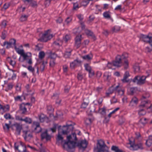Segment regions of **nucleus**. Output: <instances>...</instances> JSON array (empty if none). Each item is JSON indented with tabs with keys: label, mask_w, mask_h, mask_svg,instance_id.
I'll use <instances>...</instances> for the list:
<instances>
[{
	"label": "nucleus",
	"mask_w": 152,
	"mask_h": 152,
	"mask_svg": "<svg viewBox=\"0 0 152 152\" xmlns=\"http://www.w3.org/2000/svg\"><path fill=\"white\" fill-rule=\"evenodd\" d=\"M71 38V37L70 35L67 34L63 37V39L65 42H67Z\"/></svg>",
	"instance_id": "nucleus-28"
},
{
	"label": "nucleus",
	"mask_w": 152,
	"mask_h": 152,
	"mask_svg": "<svg viewBox=\"0 0 152 152\" xmlns=\"http://www.w3.org/2000/svg\"><path fill=\"white\" fill-rule=\"evenodd\" d=\"M8 61L10 62V65L12 66H14L15 64V62L14 60H12L10 58H7Z\"/></svg>",
	"instance_id": "nucleus-38"
},
{
	"label": "nucleus",
	"mask_w": 152,
	"mask_h": 152,
	"mask_svg": "<svg viewBox=\"0 0 152 152\" xmlns=\"http://www.w3.org/2000/svg\"><path fill=\"white\" fill-rule=\"evenodd\" d=\"M71 50H70L69 51H66L64 55V57L66 58H69L71 55Z\"/></svg>",
	"instance_id": "nucleus-49"
},
{
	"label": "nucleus",
	"mask_w": 152,
	"mask_h": 152,
	"mask_svg": "<svg viewBox=\"0 0 152 152\" xmlns=\"http://www.w3.org/2000/svg\"><path fill=\"white\" fill-rule=\"evenodd\" d=\"M31 56H32L30 57H28V58L27 60H26L27 61V62L29 64H31L32 63V59L31 58Z\"/></svg>",
	"instance_id": "nucleus-52"
},
{
	"label": "nucleus",
	"mask_w": 152,
	"mask_h": 152,
	"mask_svg": "<svg viewBox=\"0 0 152 152\" xmlns=\"http://www.w3.org/2000/svg\"><path fill=\"white\" fill-rule=\"evenodd\" d=\"M72 127L71 126H64L63 128H59L58 130V133L56 137V143L59 145H62L63 148L69 152L74 151L76 146L75 140L76 139V133L78 131H75V133L67 136V141L63 140V135L67 134L70 132L69 129Z\"/></svg>",
	"instance_id": "nucleus-1"
},
{
	"label": "nucleus",
	"mask_w": 152,
	"mask_h": 152,
	"mask_svg": "<svg viewBox=\"0 0 152 152\" xmlns=\"http://www.w3.org/2000/svg\"><path fill=\"white\" fill-rule=\"evenodd\" d=\"M129 63L127 60H125L124 61V66L125 69H127L128 67Z\"/></svg>",
	"instance_id": "nucleus-58"
},
{
	"label": "nucleus",
	"mask_w": 152,
	"mask_h": 152,
	"mask_svg": "<svg viewBox=\"0 0 152 152\" xmlns=\"http://www.w3.org/2000/svg\"><path fill=\"white\" fill-rule=\"evenodd\" d=\"M98 112L103 115H105V107H103L101 108H99Z\"/></svg>",
	"instance_id": "nucleus-35"
},
{
	"label": "nucleus",
	"mask_w": 152,
	"mask_h": 152,
	"mask_svg": "<svg viewBox=\"0 0 152 152\" xmlns=\"http://www.w3.org/2000/svg\"><path fill=\"white\" fill-rule=\"evenodd\" d=\"M6 76L8 79L13 80L15 79L16 75L12 70H10L6 74Z\"/></svg>",
	"instance_id": "nucleus-13"
},
{
	"label": "nucleus",
	"mask_w": 152,
	"mask_h": 152,
	"mask_svg": "<svg viewBox=\"0 0 152 152\" xmlns=\"http://www.w3.org/2000/svg\"><path fill=\"white\" fill-rule=\"evenodd\" d=\"M135 140H130V144L133 149L134 150H137L138 149H143V145L141 142H139L137 144H135Z\"/></svg>",
	"instance_id": "nucleus-8"
},
{
	"label": "nucleus",
	"mask_w": 152,
	"mask_h": 152,
	"mask_svg": "<svg viewBox=\"0 0 152 152\" xmlns=\"http://www.w3.org/2000/svg\"><path fill=\"white\" fill-rule=\"evenodd\" d=\"M53 37L50 31L48 30L42 33L40 35V39L43 42H47L51 39Z\"/></svg>",
	"instance_id": "nucleus-5"
},
{
	"label": "nucleus",
	"mask_w": 152,
	"mask_h": 152,
	"mask_svg": "<svg viewBox=\"0 0 152 152\" xmlns=\"http://www.w3.org/2000/svg\"><path fill=\"white\" fill-rule=\"evenodd\" d=\"M93 120L92 118H87L85 120V123L87 125H89L91 124Z\"/></svg>",
	"instance_id": "nucleus-32"
},
{
	"label": "nucleus",
	"mask_w": 152,
	"mask_h": 152,
	"mask_svg": "<svg viewBox=\"0 0 152 152\" xmlns=\"http://www.w3.org/2000/svg\"><path fill=\"white\" fill-rule=\"evenodd\" d=\"M119 86H117L116 87V89L118 92V94L120 95H122L124 94V90H122V89H119L118 88H119Z\"/></svg>",
	"instance_id": "nucleus-29"
},
{
	"label": "nucleus",
	"mask_w": 152,
	"mask_h": 152,
	"mask_svg": "<svg viewBox=\"0 0 152 152\" xmlns=\"http://www.w3.org/2000/svg\"><path fill=\"white\" fill-rule=\"evenodd\" d=\"M62 44V41L61 40L59 39L55 41L54 43V44L55 45H61Z\"/></svg>",
	"instance_id": "nucleus-44"
},
{
	"label": "nucleus",
	"mask_w": 152,
	"mask_h": 152,
	"mask_svg": "<svg viewBox=\"0 0 152 152\" xmlns=\"http://www.w3.org/2000/svg\"><path fill=\"white\" fill-rule=\"evenodd\" d=\"M146 77L145 76L135 77L133 80L132 81L134 83H137L139 84H141L145 83Z\"/></svg>",
	"instance_id": "nucleus-9"
},
{
	"label": "nucleus",
	"mask_w": 152,
	"mask_h": 152,
	"mask_svg": "<svg viewBox=\"0 0 152 152\" xmlns=\"http://www.w3.org/2000/svg\"><path fill=\"white\" fill-rule=\"evenodd\" d=\"M30 5L33 7H36L37 6V2L34 1H32L30 4Z\"/></svg>",
	"instance_id": "nucleus-42"
},
{
	"label": "nucleus",
	"mask_w": 152,
	"mask_h": 152,
	"mask_svg": "<svg viewBox=\"0 0 152 152\" xmlns=\"http://www.w3.org/2000/svg\"><path fill=\"white\" fill-rule=\"evenodd\" d=\"M82 39V36L80 34L77 35L75 39V46L77 48H79L80 46Z\"/></svg>",
	"instance_id": "nucleus-10"
},
{
	"label": "nucleus",
	"mask_w": 152,
	"mask_h": 152,
	"mask_svg": "<svg viewBox=\"0 0 152 152\" xmlns=\"http://www.w3.org/2000/svg\"><path fill=\"white\" fill-rule=\"evenodd\" d=\"M13 87V85L11 83H10L7 85L6 91H8V90L11 89Z\"/></svg>",
	"instance_id": "nucleus-47"
},
{
	"label": "nucleus",
	"mask_w": 152,
	"mask_h": 152,
	"mask_svg": "<svg viewBox=\"0 0 152 152\" xmlns=\"http://www.w3.org/2000/svg\"><path fill=\"white\" fill-rule=\"evenodd\" d=\"M79 7L78 3L76 2L73 4V8L75 10H76Z\"/></svg>",
	"instance_id": "nucleus-57"
},
{
	"label": "nucleus",
	"mask_w": 152,
	"mask_h": 152,
	"mask_svg": "<svg viewBox=\"0 0 152 152\" xmlns=\"http://www.w3.org/2000/svg\"><path fill=\"white\" fill-rule=\"evenodd\" d=\"M128 55L126 54L123 55L121 56H118L115 61L112 63L108 62L107 64V66L109 69H114L115 67H120L122 65L121 60L122 59H125L127 58Z\"/></svg>",
	"instance_id": "nucleus-2"
},
{
	"label": "nucleus",
	"mask_w": 152,
	"mask_h": 152,
	"mask_svg": "<svg viewBox=\"0 0 152 152\" xmlns=\"http://www.w3.org/2000/svg\"><path fill=\"white\" fill-rule=\"evenodd\" d=\"M29 104L28 103H26L25 104L24 103L21 104L20 105V109L21 110L22 112L23 113H26V105Z\"/></svg>",
	"instance_id": "nucleus-21"
},
{
	"label": "nucleus",
	"mask_w": 152,
	"mask_h": 152,
	"mask_svg": "<svg viewBox=\"0 0 152 152\" xmlns=\"http://www.w3.org/2000/svg\"><path fill=\"white\" fill-rule=\"evenodd\" d=\"M89 73V76L91 77L94 75V72L92 69L90 71V72H88Z\"/></svg>",
	"instance_id": "nucleus-60"
},
{
	"label": "nucleus",
	"mask_w": 152,
	"mask_h": 152,
	"mask_svg": "<svg viewBox=\"0 0 152 152\" xmlns=\"http://www.w3.org/2000/svg\"><path fill=\"white\" fill-rule=\"evenodd\" d=\"M92 55L91 54L87 55L85 56H82V58L84 59L87 61L91 60L92 58Z\"/></svg>",
	"instance_id": "nucleus-26"
},
{
	"label": "nucleus",
	"mask_w": 152,
	"mask_h": 152,
	"mask_svg": "<svg viewBox=\"0 0 152 152\" xmlns=\"http://www.w3.org/2000/svg\"><path fill=\"white\" fill-rule=\"evenodd\" d=\"M138 102V99L135 97H134L132 99L129 105L131 107H134L137 104Z\"/></svg>",
	"instance_id": "nucleus-17"
},
{
	"label": "nucleus",
	"mask_w": 152,
	"mask_h": 152,
	"mask_svg": "<svg viewBox=\"0 0 152 152\" xmlns=\"http://www.w3.org/2000/svg\"><path fill=\"white\" fill-rule=\"evenodd\" d=\"M26 9L25 7L20 6L19 7L17 10V11L19 12H23Z\"/></svg>",
	"instance_id": "nucleus-39"
},
{
	"label": "nucleus",
	"mask_w": 152,
	"mask_h": 152,
	"mask_svg": "<svg viewBox=\"0 0 152 152\" xmlns=\"http://www.w3.org/2000/svg\"><path fill=\"white\" fill-rule=\"evenodd\" d=\"M77 78L79 80H81L82 79L83 77L81 73L80 72L78 73Z\"/></svg>",
	"instance_id": "nucleus-54"
},
{
	"label": "nucleus",
	"mask_w": 152,
	"mask_h": 152,
	"mask_svg": "<svg viewBox=\"0 0 152 152\" xmlns=\"http://www.w3.org/2000/svg\"><path fill=\"white\" fill-rule=\"evenodd\" d=\"M3 128L5 131L8 132L9 130L10 126L8 124H6L5 125L3 126Z\"/></svg>",
	"instance_id": "nucleus-50"
},
{
	"label": "nucleus",
	"mask_w": 152,
	"mask_h": 152,
	"mask_svg": "<svg viewBox=\"0 0 152 152\" xmlns=\"http://www.w3.org/2000/svg\"><path fill=\"white\" fill-rule=\"evenodd\" d=\"M77 140V138L76 137V140H75V143L76 144V146L75 147V148L77 146L80 149H84L85 148H86L88 143L85 140H79L77 143H76V141Z\"/></svg>",
	"instance_id": "nucleus-7"
},
{
	"label": "nucleus",
	"mask_w": 152,
	"mask_h": 152,
	"mask_svg": "<svg viewBox=\"0 0 152 152\" xmlns=\"http://www.w3.org/2000/svg\"><path fill=\"white\" fill-rule=\"evenodd\" d=\"M57 56V55L55 53H51L50 56V59L55 60Z\"/></svg>",
	"instance_id": "nucleus-41"
},
{
	"label": "nucleus",
	"mask_w": 152,
	"mask_h": 152,
	"mask_svg": "<svg viewBox=\"0 0 152 152\" xmlns=\"http://www.w3.org/2000/svg\"><path fill=\"white\" fill-rule=\"evenodd\" d=\"M9 109V106L8 104L2 105L0 104V111L2 110L3 112H5L8 111Z\"/></svg>",
	"instance_id": "nucleus-19"
},
{
	"label": "nucleus",
	"mask_w": 152,
	"mask_h": 152,
	"mask_svg": "<svg viewBox=\"0 0 152 152\" xmlns=\"http://www.w3.org/2000/svg\"><path fill=\"white\" fill-rule=\"evenodd\" d=\"M110 12L109 11H107L103 13V15L104 18H110Z\"/></svg>",
	"instance_id": "nucleus-31"
},
{
	"label": "nucleus",
	"mask_w": 152,
	"mask_h": 152,
	"mask_svg": "<svg viewBox=\"0 0 152 152\" xmlns=\"http://www.w3.org/2000/svg\"><path fill=\"white\" fill-rule=\"evenodd\" d=\"M15 147L19 152H28L27 151L24 144L21 142L15 143Z\"/></svg>",
	"instance_id": "nucleus-6"
},
{
	"label": "nucleus",
	"mask_w": 152,
	"mask_h": 152,
	"mask_svg": "<svg viewBox=\"0 0 152 152\" xmlns=\"http://www.w3.org/2000/svg\"><path fill=\"white\" fill-rule=\"evenodd\" d=\"M27 69L30 72H31L34 74V68H33L32 66H28L27 67Z\"/></svg>",
	"instance_id": "nucleus-46"
},
{
	"label": "nucleus",
	"mask_w": 152,
	"mask_h": 152,
	"mask_svg": "<svg viewBox=\"0 0 152 152\" xmlns=\"http://www.w3.org/2000/svg\"><path fill=\"white\" fill-rule=\"evenodd\" d=\"M56 64L55 60L50 59V67H53Z\"/></svg>",
	"instance_id": "nucleus-40"
},
{
	"label": "nucleus",
	"mask_w": 152,
	"mask_h": 152,
	"mask_svg": "<svg viewBox=\"0 0 152 152\" xmlns=\"http://www.w3.org/2000/svg\"><path fill=\"white\" fill-rule=\"evenodd\" d=\"M41 137L42 139H45L46 141H48L50 140L51 136L47 133V130H46L42 133Z\"/></svg>",
	"instance_id": "nucleus-15"
},
{
	"label": "nucleus",
	"mask_w": 152,
	"mask_h": 152,
	"mask_svg": "<svg viewBox=\"0 0 152 152\" xmlns=\"http://www.w3.org/2000/svg\"><path fill=\"white\" fill-rule=\"evenodd\" d=\"M138 114L140 115H144L146 114V112L144 108L142 107L139 106V109L138 110Z\"/></svg>",
	"instance_id": "nucleus-20"
},
{
	"label": "nucleus",
	"mask_w": 152,
	"mask_h": 152,
	"mask_svg": "<svg viewBox=\"0 0 152 152\" xmlns=\"http://www.w3.org/2000/svg\"><path fill=\"white\" fill-rule=\"evenodd\" d=\"M15 49L17 52L20 55V56L19 58V61L20 62H23L25 60H27L28 58L31 56V53H25L23 49H20L16 47H15Z\"/></svg>",
	"instance_id": "nucleus-3"
},
{
	"label": "nucleus",
	"mask_w": 152,
	"mask_h": 152,
	"mask_svg": "<svg viewBox=\"0 0 152 152\" xmlns=\"http://www.w3.org/2000/svg\"><path fill=\"white\" fill-rule=\"evenodd\" d=\"M150 104L151 102L150 101H145L142 102L140 105V107H142L143 108H145L149 110Z\"/></svg>",
	"instance_id": "nucleus-16"
},
{
	"label": "nucleus",
	"mask_w": 152,
	"mask_h": 152,
	"mask_svg": "<svg viewBox=\"0 0 152 152\" xmlns=\"http://www.w3.org/2000/svg\"><path fill=\"white\" fill-rule=\"evenodd\" d=\"M4 117L7 119H10L11 118V115L9 113L6 114L4 115Z\"/></svg>",
	"instance_id": "nucleus-56"
},
{
	"label": "nucleus",
	"mask_w": 152,
	"mask_h": 152,
	"mask_svg": "<svg viewBox=\"0 0 152 152\" xmlns=\"http://www.w3.org/2000/svg\"><path fill=\"white\" fill-rule=\"evenodd\" d=\"M15 101H21L22 99H21V96H17L16 97H15Z\"/></svg>",
	"instance_id": "nucleus-64"
},
{
	"label": "nucleus",
	"mask_w": 152,
	"mask_h": 152,
	"mask_svg": "<svg viewBox=\"0 0 152 152\" xmlns=\"http://www.w3.org/2000/svg\"><path fill=\"white\" fill-rule=\"evenodd\" d=\"M33 127L34 128V131L36 133H38L41 131V129L39 126V123L37 122H34Z\"/></svg>",
	"instance_id": "nucleus-14"
},
{
	"label": "nucleus",
	"mask_w": 152,
	"mask_h": 152,
	"mask_svg": "<svg viewBox=\"0 0 152 152\" xmlns=\"http://www.w3.org/2000/svg\"><path fill=\"white\" fill-rule=\"evenodd\" d=\"M35 144L39 147V149L40 148L43 147L42 146V144L39 142L38 141H37V142H36Z\"/></svg>",
	"instance_id": "nucleus-61"
},
{
	"label": "nucleus",
	"mask_w": 152,
	"mask_h": 152,
	"mask_svg": "<svg viewBox=\"0 0 152 152\" xmlns=\"http://www.w3.org/2000/svg\"><path fill=\"white\" fill-rule=\"evenodd\" d=\"M111 74L109 72H105L104 74V80L108 81H110L112 79Z\"/></svg>",
	"instance_id": "nucleus-18"
},
{
	"label": "nucleus",
	"mask_w": 152,
	"mask_h": 152,
	"mask_svg": "<svg viewBox=\"0 0 152 152\" xmlns=\"http://www.w3.org/2000/svg\"><path fill=\"white\" fill-rule=\"evenodd\" d=\"M7 34V32L6 31H4L2 33L1 35V38L3 39H4L6 38Z\"/></svg>",
	"instance_id": "nucleus-55"
},
{
	"label": "nucleus",
	"mask_w": 152,
	"mask_h": 152,
	"mask_svg": "<svg viewBox=\"0 0 152 152\" xmlns=\"http://www.w3.org/2000/svg\"><path fill=\"white\" fill-rule=\"evenodd\" d=\"M15 43L16 40L14 39H11L9 42H4L3 45L7 48H11L12 45H15Z\"/></svg>",
	"instance_id": "nucleus-11"
},
{
	"label": "nucleus",
	"mask_w": 152,
	"mask_h": 152,
	"mask_svg": "<svg viewBox=\"0 0 152 152\" xmlns=\"http://www.w3.org/2000/svg\"><path fill=\"white\" fill-rule=\"evenodd\" d=\"M147 122V120L146 118H142L140 120V122L143 124H146Z\"/></svg>",
	"instance_id": "nucleus-48"
},
{
	"label": "nucleus",
	"mask_w": 152,
	"mask_h": 152,
	"mask_svg": "<svg viewBox=\"0 0 152 152\" xmlns=\"http://www.w3.org/2000/svg\"><path fill=\"white\" fill-rule=\"evenodd\" d=\"M81 61L78 59H76L70 63V67L71 69H74L75 67H77L79 64L81 63Z\"/></svg>",
	"instance_id": "nucleus-12"
},
{
	"label": "nucleus",
	"mask_w": 152,
	"mask_h": 152,
	"mask_svg": "<svg viewBox=\"0 0 152 152\" xmlns=\"http://www.w3.org/2000/svg\"><path fill=\"white\" fill-rule=\"evenodd\" d=\"M63 21V19L61 18H58L56 20V22L58 23H61Z\"/></svg>",
	"instance_id": "nucleus-63"
},
{
	"label": "nucleus",
	"mask_w": 152,
	"mask_h": 152,
	"mask_svg": "<svg viewBox=\"0 0 152 152\" xmlns=\"http://www.w3.org/2000/svg\"><path fill=\"white\" fill-rule=\"evenodd\" d=\"M72 20V18L71 17H67L65 23L67 24H68L69 23H70Z\"/></svg>",
	"instance_id": "nucleus-51"
},
{
	"label": "nucleus",
	"mask_w": 152,
	"mask_h": 152,
	"mask_svg": "<svg viewBox=\"0 0 152 152\" xmlns=\"http://www.w3.org/2000/svg\"><path fill=\"white\" fill-rule=\"evenodd\" d=\"M89 103L88 101L87 102H84L82 104L81 107L83 108H85L87 106Z\"/></svg>",
	"instance_id": "nucleus-43"
},
{
	"label": "nucleus",
	"mask_w": 152,
	"mask_h": 152,
	"mask_svg": "<svg viewBox=\"0 0 152 152\" xmlns=\"http://www.w3.org/2000/svg\"><path fill=\"white\" fill-rule=\"evenodd\" d=\"M23 121L29 124H31L32 122L31 119L30 118L28 117H26L25 118L23 119Z\"/></svg>",
	"instance_id": "nucleus-37"
},
{
	"label": "nucleus",
	"mask_w": 152,
	"mask_h": 152,
	"mask_svg": "<svg viewBox=\"0 0 152 152\" xmlns=\"http://www.w3.org/2000/svg\"><path fill=\"white\" fill-rule=\"evenodd\" d=\"M51 0H46L45 2V5L46 7L48 6L50 4Z\"/></svg>",
	"instance_id": "nucleus-53"
},
{
	"label": "nucleus",
	"mask_w": 152,
	"mask_h": 152,
	"mask_svg": "<svg viewBox=\"0 0 152 152\" xmlns=\"http://www.w3.org/2000/svg\"><path fill=\"white\" fill-rule=\"evenodd\" d=\"M120 29V27L118 26H116L112 28V31L113 32H117Z\"/></svg>",
	"instance_id": "nucleus-33"
},
{
	"label": "nucleus",
	"mask_w": 152,
	"mask_h": 152,
	"mask_svg": "<svg viewBox=\"0 0 152 152\" xmlns=\"http://www.w3.org/2000/svg\"><path fill=\"white\" fill-rule=\"evenodd\" d=\"M111 150L115 152H125L124 151L119 149L118 147L113 146L111 147Z\"/></svg>",
	"instance_id": "nucleus-22"
},
{
	"label": "nucleus",
	"mask_w": 152,
	"mask_h": 152,
	"mask_svg": "<svg viewBox=\"0 0 152 152\" xmlns=\"http://www.w3.org/2000/svg\"><path fill=\"white\" fill-rule=\"evenodd\" d=\"M133 69L135 72H139L140 69V68L138 63H135L133 65Z\"/></svg>",
	"instance_id": "nucleus-27"
},
{
	"label": "nucleus",
	"mask_w": 152,
	"mask_h": 152,
	"mask_svg": "<svg viewBox=\"0 0 152 152\" xmlns=\"http://www.w3.org/2000/svg\"><path fill=\"white\" fill-rule=\"evenodd\" d=\"M129 76V73L128 72H126L125 73L124 77L123 79L121 80L122 81L123 83L126 82L128 81L127 78Z\"/></svg>",
	"instance_id": "nucleus-24"
},
{
	"label": "nucleus",
	"mask_w": 152,
	"mask_h": 152,
	"mask_svg": "<svg viewBox=\"0 0 152 152\" xmlns=\"http://www.w3.org/2000/svg\"><path fill=\"white\" fill-rule=\"evenodd\" d=\"M27 18L28 16L25 15H23L21 16L20 20L21 21H24L27 20Z\"/></svg>",
	"instance_id": "nucleus-36"
},
{
	"label": "nucleus",
	"mask_w": 152,
	"mask_h": 152,
	"mask_svg": "<svg viewBox=\"0 0 152 152\" xmlns=\"http://www.w3.org/2000/svg\"><path fill=\"white\" fill-rule=\"evenodd\" d=\"M45 56V53L43 51H40L39 53V57L40 59L43 58Z\"/></svg>",
	"instance_id": "nucleus-34"
},
{
	"label": "nucleus",
	"mask_w": 152,
	"mask_h": 152,
	"mask_svg": "<svg viewBox=\"0 0 152 152\" xmlns=\"http://www.w3.org/2000/svg\"><path fill=\"white\" fill-rule=\"evenodd\" d=\"M146 145L149 147L151 146L152 145V136H149L148 139L146 141Z\"/></svg>",
	"instance_id": "nucleus-23"
},
{
	"label": "nucleus",
	"mask_w": 152,
	"mask_h": 152,
	"mask_svg": "<svg viewBox=\"0 0 152 152\" xmlns=\"http://www.w3.org/2000/svg\"><path fill=\"white\" fill-rule=\"evenodd\" d=\"M106 146L104 141L100 140H97L96 146L94 148V151L95 152H102L105 151V148Z\"/></svg>",
	"instance_id": "nucleus-4"
},
{
	"label": "nucleus",
	"mask_w": 152,
	"mask_h": 152,
	"mask_svg": "<svg viewBox=\"0 0 152 152\" xmlns=\"http://www.w3.org/2000/svg\"><path fill=\"white\" fill-rule=\"evenodd\" d=\"M85 69L88 72L92 70L91 66L88 64H86L85 65Z\"/></svg>",
	"instance_id": "nucleus-45"
},
{
	"label": "nucleus",
	"mask_w": 152,
	"mask_h": 152,
	"mask_svg": "<svg viewBox=\"0 0 152 152\" xmlns=\"http://www.w3.org/2000/svg\"><path fill=\"white\" fill-rule=\"evenodd\" d=\"M7 21L5 20L3 21L1 23V26L2 28H4L7 25Z\"/></svg>",
	"instance_id": "nucleus-59"
},
{
	"label": "nucleus",
	"mask_w": 152,
	"mask_h": 152,
	"mask_svg": "<svg viewBox=\"0 0 152 152\" xmlns=\"http://www.w3.org/2000/svg\"><path fill=\"white\" fill-rule=\"evenodd\" d=\"M15 126L16 128L17 131L18 132V134H19L22 129L21 126L18 124H15Z\"/></svg>",
	"instance_id": "nucleus-30"
},
{
	"label": "nucleus",
	"mask_w": 152,
	"mask_h": 152,
	"mask_svg": "<svg viewBox=\"0 0 152 152\" xmlns=\"http://www.w3.org/2000/svg\"><path fill=\"white\" fill-rule=\"evenodd\" d=\"M39 118L40 121L43 122L47 119V118L44 115L42 114H40L39 116Z\"/></svg>",
	"instance_id": "nucleus-25"
},
{
	"label": "nucleus",
	"mask_w": 152,
	"mask_h": 152,
	"mask_svg": "<svg viewBox=\"0 0 152 152\" xmlns=\"http://www.w3.org/2000/svg\"><path fill=\"white\" fill-rule=\"evenodd\" d=\"M40 45L39 44H38L36 46V48L35 49V50H39L42 47H40Z\"/></svg>",
	"instance_id": "nucleus-62"
}]
</instances>
